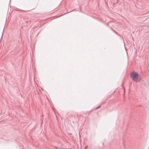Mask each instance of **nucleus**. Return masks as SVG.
I'll list each match as a JSON object with an SVG mask.
<instances>
[{"label": "nucleus", "instance_id": "2", "mask_svg": "<svg viewBox=\"0 0 149 149\" xmlns=\"http://www.w3.org/2000/svg\"><path fill=\"white\" fill-rule=\"evenodd\" d=\"M100 106H99L98 107H97L96 108V109H99V108H100Z\"/></svg>", "mask_w": 149, "mask_h": 149}, {"label": "nucleus", "instance_id": "3", "mask_svg": "<svg viewBox=\"0 0 149 149\" xmlns=\"http://www.w3.org/2000/svg\"><path fill=\"white\" fill-rule=\"evenodd\" d=\"M88 147V146H86L84 149H86Z\"/></svg>", "mask_w": 149, "mask_h": 149}, {"label": "nucleus", "instance_id": "1", "mask_svg": "<svg viewBox=\"0 0 149 149\" xmlns=\"http://www.w3.org/2000/svg\"><path fill=\"white\" fill-rule=\"evenodd\" d=\"M130 76L134 81L136 82H139L141 80V76L134 71H133L130 74Z\"/></svg>", "mask_w": 149, "mask_h": 149}]
</instances>
